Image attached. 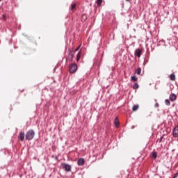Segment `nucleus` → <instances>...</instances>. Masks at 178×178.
<instances>
[{
    "mask_svg": "<svg viewBox=\"0 0 178 178\" xmlns=\"http://www.w3.org/2000/svg\"><path fill=\"white\" fill-rule=\"evenodd\" d=\"M35 136V132L33 129H29L26 131L25 134V140L28 141H31Z\"/></svg>",
    "mask_w": 178,
    "mask_h": 178,
    "instance_id": "1",
    "label": "nucleus"
},
{
    "mask_svg": "<svg viewBox=\"0 0 178 178\" xmlns=\"http://www.w3.org/2000/svg\"><path fill=\"white\" fill-rule=\"evenodd\" d=\"M77 71V64L73 63L70 65L69 72L71 74L76 73Z\"/></svg>",
    "mask_w": 178,
    "mask_h": 178,
    "instance_id": "2",
    "label": "nucleus"
},
{
    "mask_svg": "<svg viewBox=\"0 0 178 178\" xmlns=\"http://www.w3.org/2000/svg\"><path fill=\"white\" fill-rule=\"evenodd\" d=\"M62 166H63V168L65 169V172H71L72 171V165L64 163H62Z\"/></svg>",
    "mask_w": 178,
    "mask_h": 178,
    "instance_id": "3",
    "label": "nucleus"
},
{
    "mask_svg": "<svg viewBox=\"0 0 178 178\" xmlns=\"http://www.w3.org/2000/svg\"><path fill=\"white\" fill-rule=\"evenodd\" d=\"M19 140L20 141L23 142L24 141V138H26V134H24V131H20L18 136Z\"/></svg>",
    "mask_w": 178,
    "mask_h": 178,
    "instance_id": "4",
    "label": "nucleus"
},
{
    "mask_svg": "<svg viewBox=\"0 0 178 178\" xmlns=\"http://www.w3.org/2000/svg\"><path fill=\"white\" fill-rule=\"evenodd\" d=\"M142 53H143V50H141V49H136L135 51L134 55L138 58H141Z\"/></svg>",
    "mask_w": 178,
    "mask_h": 178,
    "instance_id": "5",
    "label": "nucleus"
},
{
    "mask_svg": "<svg viewBox=\"0 0 178 178\" xmlns=\"http://www.w3.org/2000/svg\"><path fill=\"white\" fill-rule=\"evenodd\" d=\"M169 99L170 101H172L173 102L174 101H176V99H177V96H176V94L175 93H171L169 96Z\"/></svg>",
    "mask_w": 178,
    "mask_h": 178,
    "instance_id": "6",
    "label": "nucleus"
},
{
    "mask_svg": "<svg viewBox=\"0 0 178 178\" xmlns=\"http://www.w3.org/2000/svg\"><path fill=\"white\" fill-rule=\"evenodd\" d=\"M172 136L175 138H177L178 137V126L175 127L173 131H172Z\"/></svg>",
    "mask_w": 178,
    "mask_h": 178,
    "instance_id": "7",
    "label": "nucleus"
},
{
    "mask_svg": "<svg viewBox=\"0 0 178 178\" xmlns=\"http://www.w3.org/2000/svg\"><path fill=\"white\" fill-rule=\"evenodd\" d=\"M69 58H70V62L73 61V58L74 57V52L73 51H70L69 54H68Z\"/></svg>",
    "mask_w": 178,
    "mask_h": 178,
    "instance_id": "8",
    "label": "nucleus"
},
{
    "mask_svg": "<svg viewBox=\"0 0 178 178\" xmlns=\"http://www.w3.org/2000/svg\"><path fill=\"white\" fill-rule=\"evenodd\" d=\"M85 162H86V161H84V159L80 158L77 161V165L79 166H83V165H84Z\"/></svg>",
    "mask_w": 178,
    "mask_h": 178,
    "instance_id": "9",
    "label": "nucleus"
},
{
    "mask_svg": "<svg viewBox=\"0 0 178 178\" xmlns=\"http://www.w3.org/2000/svg\"><path fill=\"white\" fill-rule=\"evenodd\" d=\"M80 58H81V50L79 51L76 55V62H79L80 60Z\"/></svg>",
    "mask_w": 178,
    "mask_h": 178,
    "instance_id": "10",
    "label": "nucleus"
},
{
    "mask_svg": "<svg viewBox=\"0 0 178 178\" xmlns=\"http://www.w3.org/2000/svg\"><path fill=\"white\" fill-rule=\"evenodd\" d=\"M140 108V106L138 104H136V105H134L133 107H132V111L134 112H136V111H138V108Z\"/></svg>",
    "mask_w": 178,
    "mask_h": 178,
    "instance_id": "11",
    "label": "nucleus"
},
{
    "mask_svg": "<svg viewBox=\"0 0 178 178\" xmlns=\"http://www.w3.org/2000/svg\"><path fill=\"white\" fill-rule=\"evenodd\" d=\"M170 80H172V81H175L176 80V75H175V74H171L170 75Z\"/></svg>",
    "mask_w": 178,
    "mask_h": 178,
    "instance_id": "12",
    "label": "nucleus"
},
{
    "mask_svg": "<svg viewBox=\"0 0 178 178\" xmlns=\"http://www.w3.org/2000/svg\"><path fill=\"white\" fill-rule=\"evenodd\" d=\"M87 20V15L83 14L81 15V22H86Z\"/></svg>",
    "mask_w": 178,
    "mask_h": 178,
    "instance_id": "13",
    "label": "nucleus"
},
{
    "mask_svg": "<svg viewBox=\"0 0 178 178\" xmlns=\"http://www.w3.org/2000/svg\"><path fill=\"white\" fill-rule=\"evenodd\" d=\"M152 155V158H154V159H156V158L158 156V153H156V152H153Z\"/></svg>",
    "mask_w": 178,
    "mask_h": 178,
    "instance_id": "14",
    "label": "nucleus"
},
{
    "mask_svg": "<svg viewBox=\"0 0 178 178\" xmlns=\"http://www.w3.org/2000/svg\"><path fill=\"white\" fill-rule=\"evenodd\" d=\"M76 3H72L70 6L71 10H73V9H76Z\"/></svg>",
    "mask_w": 178,
    "mask_h": 178,
    "instance_id": "15",
    "label": "nucleus"
},
{
    "mask_svg": "<svg viewBox=\"0 0 178 178\" xmlns=\"http://www.w3.org/2000/svg\"><path fill=\"white\" fill-rule=\"evenodd\" d=\"M165 104L167 105V106H170V100H169V99H166L165 100Z\"/></svg>",
    "mask_w": 178,
    "mask_h": 178,
    "instance_id": "16",
    "label": "nucleus"
},
{
    "mask_svg": "<svg viewBox=\"0 0 178 178\" xmlns=\"http://www.w3.org/2000/svg\"><path fill=\"white\" fill-rule=\"evenodd\" d=\"M131 80H132V81H138V78L137 77V76H133L132 77H131Z\"/></svg>",
    "mask_w": 178,
    "mask_h": 178,
    "instance_id": "17",
    "label": "nucleus"
},
{
    "mask_svg": "<svg viewBox=\"0 0 178 178\" xmlns=\"http://www.w3.org/2000/svg\"><path fill=\"white\" fill-rule=\"evenodd\" d=\"M96 3L97 6H101V5H102V0H97Z\"/></svg>",
    "mask_w": 178,
    "mask_h": 178,
    "instance_id": "18",
    "label": "nucleus"
},
{
    "mask_svg": "<svg viewBox=\"0 0 178 178\" xmlns=\"http://www.w3.org/2000/svg\"><path fill=\"white\" fill-rule=\"evenodd\" d=\"M136 73L138 75L141 74V68L138 67L136 70Z\"/></svg>",
    "mask_w": 178,
    "mask_h": 178,
    "instance_id": "19",
    "label": "nucleus"
},
{
    "mask_svg": "<svg viewBox=\"0 0 178 178\" xmlns=\"http://www.w3.org/2000/svg\"><path fill=\"white\" fill-rule=\"evenodd\" d=\"M133 89L134 90H137L138 89V83H134V86H133Z\"/></svg>",
    "mask_w": 178,
    "mask_h": 178,
    "instance_id": "20",
    "label": "nucleus"
},
{
    "mask_svg": "<svg viewBox=\"0 0 178 178\" xmlns=\"http://www.w3.org/2000/svg\"><path fill=\"white\" fill-rule=\"evenodd\" d=\"M114 123L116 127L119 126V121L118 120V119L115 120Z\"/></svg>",
    "mask_w": 178,
    "mask_h": 178,
    "instance_id": "21",
    "label": "nucleus"
},
{
    "mask_svg": "<svg viewBox=\"0 0 178 178\" xmlns=\"http://www.w3.org/2000/svg\"><path fill=\"white\" fill-rule=\"evenodd\" d=\"M154 107L155 108H159V104L158 102L155 103Z\"/></svg>",
    "mask_w": 178,
    "mask_h": 178,
    "instance_id": "22",
    "label": "nucleus"
},
{
    "mask_svg": "<svg viewBox=\"0 0 178 178\" xmlns=\"http://www.w3.org/2000/svg\"><path fill=\"white\" fill-rule=\"evenodd\" d=\"M3 20H6V15L3 14L2 15Z\"/></svg>",
    "mask_w": 178,
    "mask_h": 178,
    "instance_id": "23",
    "label": "nucleus"
},
{
    "mask_svg": "<svg viewBox=\"0 0 178 178\" xmlns=\"http://www.w3.org/2000/svg\"><path fill=\"white\" fill-rule=\"evenodd\" d=\"M81 47V44H80L76 49H75V52H77L79 49H80V47Z\"/></svg>",
    "mask_w": 178,
    "mask_h": 178,
    "instance_id": "24",
    "label": "nucleus"
},
{
    "mask_svg": "<svg viewBox=\"0 0 178 178\" xmlns=\"http://www.w3.org/2000/svg\"><path fill=\"white\" fill-rule=\"evenodd\" d=\"M162 140H163V136L159 139V142L162 143Z\"/></svg>",
    "mask_w": 178,
    "mask_h": 178,
    "instance_id": "25",
    "label": "nucleus"
},
{
    "mask_svg": "<svg viewBox=\"0 0 178 178\" xmlns=\"http://www.w3.org/2000/svg\"><path fill=\"white\" fill-rule=\"evenodd\" d=\"M174 178H178V172L175 175Z\"/></svg>",
    "mask_w": 178,
    "mask_h": 178,
    "instance_id": "26",
    "label": "nucleus"
},
{
    "mask_svg": "<svg viewBox=\"0 0 178 178\" xmlns=\"http://www.w3.org/2000/svg\"><path fill=\"white\" fill-rule=\"evenodd\" d=\"M54 159H55L56 161H58V156H54Z\"/></svg>",
    "mask_w": 178,
    "mask_h": 178,
    "instance_id": "27",
    "label": "nucleus"
},
{
    "mask_svg": "<svg viewBox=\"0 0 178 178\" xmlns=\"http://www.w3.org/2000/svg\"><path fill=\"white\" fill-rule=\"evenodd\" d=\"M131 0H126L127 2H130Z\"/></svg>",
    "mask_w": 178,
    "mask_h": 178,
    "instance_id": "28",
    "label": "nucleus"
},
{
    "mask_svg": "<svg viewBox=\"0 0 178 178\" xmlns=\"http://www.w3.org/2000/svg\"><path fill=\"white\" fill-rule=\"evenodd\" d=\"M51 158H55V156L52 155V156H51Z\"/></svg>",
    "mask_w": 178,
    "mask_h": 178,
    "instance_id": "29",
    "label": "nucleus"
},
{
    "mask_svg": "<svg viewBox=\"0 0 178 178\" xmlns=\"http://www.w3.org/2000/svg\"><path fill=\"white\" fill-rule=\"evenodd\" d=\"M1 1H2V0H0V2H1Z\"/></svg>",
    "mask_w": 178,
    "mask_h": 178,
    "instance_id": "30",
    "label": "nucleus"
}]
</instances>
